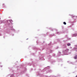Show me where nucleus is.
I'll use <instances>...</instances> for the list:
<instances>
[{"mask_svg":"<svg viewBox=\"0 0 77 77\" xmlns=\"http://www.w3.org/2000/svg\"><path fill=\"white\" fill-rule=\"evenodd\" d=\"M77 36V34H75L73 35V36Z\"/></svg>","mask_w":77,"mask_h":77,"instance_id":"f03ea898","label":"nucleus"},{"mask_svg":"<svg viewBox=\"0 0 77 77\" xmlns=\"http://www.w3.org/2000/svg\"><path fill=\"white\" fill-rule=\"evenodd\" d=\"M75 77H77V75Z\"/></svg>","mask_w":77,"mask_h":77,"instance_id":"423d86ee","label":"nucleus"},{"mask_svg":"<svg viewBox=\"0 0 77 77\" xmlns=\"http://www.w3.org/2000/svg\"><path fill=\"white\" fill-rule=\"evenodd\" d=\"M77 56L75 55L74 57V59H77Z\"/></svg>","mask_w":77,"mask_h":77,"instance_id":"f257e3e1","label":"nucleus"},{"mask_svg":"<svg viewBox=\"0 0 77 77\" xmlns=\"http://www.w3.org/2000/svg\"><path fill=\"white\" fill-rule=\"evenodd\" d=\"M63 24H64V25H66V22H63Z\"/></svg>","mask_w":77,"mask_h":77,"instance_id":"7ed1b4c3","label":"nucleus"},{"mask_svg":"<svg viewBox=\"0 0 77 77\" xmlns=\"http://www.w3.org/2000/svg\"><path fill=\"white\" fill-rule=\"evenodd\" d=\"M66 50H67V51H68V50H69L68 49H66Z\"/></svg>","mask_w":77,"mask_h":77,"instance_id":"39448f33","label":"nucleus"},{"mask_svg":"<svg viewBox=\"0 0 77 77\" xmlns=\"http://www.w3.org/2000/svg\"><path fill=\"white\" fill-rule=\"evenodd\" d=\"M67 45L68 46H69V45H71V44L70 43H68L67 44Z\"/></svg>","mask_w":77,"mask_h":77,"instance_id":"20e7f679","label":"nucleus"}]
</instances>
